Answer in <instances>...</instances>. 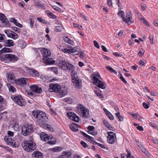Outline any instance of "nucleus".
Masks as SVG:
<instances>
[{"mask_svg":"<svg viewBox=\"0 0 158 158\" xmlns=\"http://www.w3.org/2000/svg\"><path fill=\"white\" fill-rule=\"evenodd\" d=\"M32 114L34 118H38L36 124L40 126H42L45 122L46 117L45 114L43 111L35 110L32 112Z\"/></svg>","mask_w":158,"mask_h":158,"instance_id":"obj_1","label":"nucleus"},{"mask_svg":"<svg viewBox=\"0 0 158 158\" xmlns=\"http://www.w3.org/2000/svg\"><path fill=\"white\" fill-rule=\"evenodd\" d=\"M97 77H98L101 79H102L99 73H96L91 76L94 84L100 88L102 89L105 88L106 85L104 83L100 80Z\"/></svg>","mask_w":158,"mask_h":158,"instance_id":"obj_2","label":"nucleus"},{"mask_svg":"<svg viewBox=\"0 0 158 158\" xmlns=\"http://www.w3.org/2000/svg\"><path fill=\"white\" fill-rule=\"evenodd\" d=\"M23 149L27 152H31L36 148V145L35 142L30 143L28 141L24 140L21 144Z\"/></svg>","mask_w":158,"mask_h":158,"instance_id":"obj_3","label":"nucleus"},{"mask_svg":"<svg viewBox=\"0 0 158 158\" xmlns=\"http://www.w3.org/2000/svg\"><path fill=\"white\" fill-rule=\"evenodd\" d=\"M18 60V57L15 55L10 54L5 55H0V60L2 61L15 62Z\"/></svg>","mask_w":158,"mask_h":158,"instance_id":"obj_4","label":"nucleus"},{"mask_svg":"<svg viewBox=\"0 0 158 158\" xmlns=\"http://www.w3.org/2000/svg\"><path fill=\"white\" fill-rule=\"evenodd\" d=\"M72 82L74 86L77 88H79V77L78 74L75 71H72L71 73Z\"/></svg>","mask_w":158,"mask_h":158,"instance_id":"obj_5","label":"nucleus"},{"mask_svg":"<svg viewBox=\"0 0 158 158\" xmlns=\"http://www.w3.org/2000/svg\"><path fill=\"white\" fill-rule=\"evenodd\" d=\"M33 130V126L32 124H27L22 126V133L25 136L30 135Z\"/></svg>","mask_w":158,"mask_h":158,"instance_id":"obj_6","label":"nucleus"},{"mask_svg":"<svg viewBox=\"0 0 158 158\" xmlns=\"http://www.w3.org/2000/svg\"><path fill=\"white\" fill-rule=\"evenodd\" d=\"M59 65L61 68L65 70L71 69L73 70L74 68L73 65L69 64L67 61H61L59 62Z\"/></svg>","mask_w":158,"mask_h":158,"instance_id":"obj_7","label":"nucleus"},{"mask_svg":"<svg viewBox=\"0 0 158 158\" xmlns=\"http://www.w3.org/2000/svg\"><path fill=\"white\" fill-rule=\"evenodd\" d=\"M107 141L110 144H113L117 141V138L115 134L113 132H107Z\"/></svg>","mask_w":158,"mask_h":158,"instance_id":"obj_8","label":"nucleus"},{"mask_svg":"<svg viewBox=\"0 0 158 158\" xmlns=\"http://www.w3.org/2000/svg\"><path fill=\"white\" fill-rule=\"evenodd\" d=\"M80 110L81 111L80 116L84 118H86L89 116V110L82 105L80 104Z\"/></svg>","mask_w":158,"mask_h":158,"instance_id":"obj_9","label":"nucleus"},{"mask_svg":"<svg viewBox=\"0 0 158 158\" xmlns=\"http://www.w3.org/2000/svg\"><path fill=\"white\" fill-rule=\"evenodd\" d=\"M78 49V47L76 46L71 49L66 48H63L61 49V51L64 52L68 53L69 54L72 53L73 55H75L79 53V52L77 51Z\"/></svg>","mask_w":158,"mask_h":158,"instance_id":"obj_10","label":"nucleus"},{"mask_svg":"<svg viewBox=\"0 0 158 158\" xmlns=\"http://www.w3.org/2000/svg\"><path fill=\"white\" fill-rule=\"evenodd\" d=\"M13 101L20 106H24L26 104L25 101L21 96H18L15 97L13 99Z\"/></svg>","mask_w":158,"mask_h":158,"instance_id":"obj_11","label":"nucleus"},{"mask_svg":"<svg viewBox=\"0 0 158 158\" xmlns=\"http://www.w3.org/2000/svg\"><path fill=\"white\" fill-rule=\"evenodd\" d=\"M15 83L21 86H24V85L28 84V79L27 78H21L15 80Z\"/></svg>","mask_w":158,"mask_h":158,"instance_id":"obj_12","label":"nucleus"},{"mask_svg":"<svg viewBox=\"0 0 158 158\" xmlns=\"http://www.w3.org/2000/svg\"><path fill=\"white\" fill-rule=\"evenodd\" d=\"M67 114L68 117L70 119H72L76 122H78L79 121V117L74 113H73L70 111H68L67 112Z\"/></svg>","mask_w":158,"mask_h":158,"instance_id":"obj_13","label":"nucleus"},{"mask_svg":"<svg viewBox=\"0 0 158 158\" xmlns=\"http://www.w3.org/2000/svg\"><path fill=\"white\" fill-rule=\"evenodd\" d=\"M132 19V14L131 11H129L127 14L126 16V19L125 18L126 20H123V21L125 22L128 24L132 23H133L134 21H131V20Z\"/></svg>","mask_w":158,"mask_h":158,"instance_id":"obj_14","label":"nucleus"},{"mask_svg":"<svg viewBox=\"0 0 158 158\" xmlns=\"http://www.w3.org/2000/svg\"><path fill=\"white\" fill-rule=\"evenodd\" d=\"M50 87L51 88L49 89L50 91H51V89H52L54 92L58 93L61 89L60 86L57 84H53L51 85Z\"/></svg>","mask_w":158,"mask_h":158,"instance_id":"obj_15","label":"nucleus"},{"mask_svg":"<svg viewBox=\"0 0 158 158\" xmlns=\"http://www.w3.org/2000/svg\"><path fill=\"white\" fill-rule=\"evenodd\" d=\"M68 89L66 87L61 88L60 89L59 91V94L58 96L60 98H61L66 94L67 93Z\"/></svg>","mask_w":158,"mask_h":158,"instance_id":"obj_16","label":"nucleus"},{"mask_svg":"<svg viewBox=\"0 0 158 158\" xmlns=\"http://www.w3.org/2000/svg\"><path fill=\"white\" fill-rule=\"evenodd\" d=\"M30 89L33 92L40 93L42 92V89L39 87L37 85H33L30 87Z\"/></svg>","mask_w":158,"mask_h":158,"instance_id":"obj_17","label":"nucleus"},{"mask_svg":"<svg viewBox=\"0 0 158 158\" xmlns=\"http://www.w3.org/2000/svg\"><path fill=\"white\" fill-rule=\"evenodd\" d=\"M41 51L44 58H47L50 56L51 54L50 51L46 48H43Z\"/></svg>","mask_w":158,"mask_h":158,"instance_id":"obj_18","label":"nucleus"},{"mask_svg":"<svg viewBox=\"0 0 158 158\" xmlns=\"http://www.w3.org/2000/svg\"><path fill=\"white\" fill-rule=\"evenodd\" d=\"M5 140L8 145H11L15 148L16 147L15 141L12 140L10 137H8L6 138H5Z\"/></svg>","mask_w":158,"mask_h":158,"instance_id":"obj_19","label":"nucleus"},{"mask_svg":"<svg viewBox=\"0 0 158 158\" xmlns=\"http://www.w3.org/2000/svg\"><path fill=\"white\" fill-rule=\"evenodd\" d=\"M27 71L33 77L39 76L38 72L35 69L27 68Z\"/></svg>","mask_w":158,"mask_h":158,"instance_id":"obj_20","label":"nucleus"},{"mask_svg":"<svg viewBox=\"0 0 158 158\" xmlns=\"http://www.w3.org/2000/svg\"><path fill=\"white\" fill-rule=\"evenodd\" d=\"M14 45V42L12 40H7L4 41V45L5 47H12Z\"/></svg>","mask_w":158,"mask_h":158,"instance_id":"obj_21","label":"nucleus"},{"mask_svg":"<svg viewBox=\"0 0 158 158\" xmlns=\"http://www.w3.org/2000/svg\"><path fill=\"white\" fill-rule=\"evenodd\" d=\"M7 75L8 81L11 83H15V81L16 80L15 79V77L14 75L11 73H10L8 74Z\"/></svg>","mask_w":158,"mask_h":158,"instance_id":"obj_22","label":"nucleus"},{"mask_svg":"<svg viewBox=\"0 0 158 158\" xmlns=\"http://www.w3.org/2000/svg\"><path fill=\"white\" fill-rule=\"evenodd\" d=\"M40 138L46 142L50 139V137L48 135L45 134L43 132L40 135Z\"/></svg>","mask_w":158,"mask_h":158,"instance_id":"obj_23","label":"nucleus"},{"mask_svg":"<svg viewBox=\"0 0 158 158\" xmlns=\"http://www.w3.org/2000/svg\"><path fill=\"white\" fill-rule=\"evenodd\" d=\"M70 127L73 131H76L78 130L79 126L77 124L73 123L72 124L70 125Z\"/></svg>","mask_w":158,"mask_h":158,"instance_id":"obj_24","label":"nucleus"},{"mask_svg":"<svg viewBox=\"0 0 158 158\" xmlns=\"http://www.w3.org/2000/svg\"><path fill=\"white\" fill-rule=\"evenodd\" d=\"M12 52V49L10 48L5 47L0 51V55H4L2 54L3 52Z\"/></svg>","mask_w":158,"mask_h":158,"instance_id":"obj_25","label":"nucleus"},{"mask_svg":"<svg viewBox=\"0 0 158 158\" xmlns=\"http://www.w3.org/2000/svg\"><path fill=\"white\" fill-rule=\"evenodd\" d=\"M32 156L36 158H43L42 154L40 152L37 151L33 152Z\"/></svg>","mask_w":158,"mask_h":158,"instance_id":"obj_26","label":"nucleus"},{"mask_svg":"<svg viewBox=\"0 0 158 158\" xmlns=\"http://www.w3.org/2000/svg\"><path fill=\"white\" fill-rule=\"evenodd\" d=\"M140 150L148 157H150L151 156V155L149 152L145 147H141L140 148Z\"/></svg>","mask_w":158,"mask_h":158,"instance_id":"obj_27","label":"nucleus"},{"mask_svg":"<svg viewBox=\"0 0 158 158\" xmlns=\"http://www.w3.org/2000/svg\"><path fill=\"white\" fill-rule=\"evenodd\" d=\"M80 133L82 135L84 136L86 138L88 139L89 140V141L91 142L94 139V138L93 137H92L87 134H86L85 133L82 131H81Z\"/></svg>","mask_w":158,"mask_h":158,"instance_id":"obj_28","label":"nucleus"},{"mask_svg":"<svg viewBox=\"0 0 158 158\" xmlns=\"http://www.w3.org/2000/svg\"><path fill=\"white\" fill-rule=\"evenodd\" d=\"M45 129H46L48 130L52 131V127L50 125L48 124H46L45 123V122L43 123L42 126H40Z\"/></svg>","mask_w":158,"mask_h":158,"instance_id":"obj_29","label":"nucleus"},{"mask_svg":"<svg viewBox=\"0 0 158 158\" xmlns=\"http://www.w3.org/2000/svg\"><path fill=\"white\" fill-rule=\"evenodd\" d=\"M0 19L2 23H4L8 20L5 15L2 13H0Z\"/></svg>","mask_w":158,"mask_h":158,"instance_id":"obj_30","label":"nucleus"},{"mask_svg":"<svg viewBox=\"0 0 158 158\" xmlns=\"http://www.w3.org/2000/svg\"><path fill=\"white\" fill-rule=\"evenodd\" d=\"M46 13L47 15L50 18L53 19H55L56 18V16L53 15L52 13L49 11L47 10L46 11Z\"/></svg>","mask_w":158,"mask_h":158,"instance_id":"obj_31","label":"nucleus"},{"mask_svg":"<svg viewBox=\"0 0 158 158\" xmlns=\"http://www.w3.org/2000/svg\"><path fill=\"white\" fill-rule=\"evenodd\" d=\"M62 155L65 158H67L70 157L71 155V152H64Z\"/></svg>","mask_w":158,"mask_h":158,"instance_id":"obj_32","label":"nucleus"},{"mask_svg":"<svg viewBox=\"0 0 158 158\" xmlns=\"http://www.w3.org/2000/svg\"><path fill=\"white\" fill-rule=\"evenodd\" d=\"M7 85L9 91L12 92H14L15 90V89L10 84H7Z\"/></svg>","mask_w":158,"mask_h":158,"instance_id":"obj_33","label":"nucleus"},{"mask_svg":"<svg viewBox=\"0 0 158 158\" xmlns=\"http://www.w3.org/2000/svg\"><path fill=\"white\" fill-rule=\"evenodd\" d=\"M103 123L106 127L110 130H112L111 129L112 128V127L111 126L110 124L108 122H106V121L104 120L103 121Z\"/></svg>","mask_w":158,"mask_h":158,"instance_id":"obj_34","label":"nucleus"},{"mask_svg":"<svg viewBox=\"0 0 158 158\" xmlns=\"http://www.w3.org/2000/svg\"><path fill=\"white\" fill-rule=\"evenodd\" d=\"M118 15L121 17L123 20H126L125 18L124 17V13L123 11H118Z\"/></svg>","mask_w":158,"mask_h":158,"instance_id":"obj_35","label":"nucleus"},{"mask_svg":"<svg viewBox=\"0 0 158 158\" xmlns=\"http://www.w3.org/2000/svg\"><path fill=\"white\" fill-rule=\"evenodd\" d=\"M115 115L118 118V120L120 121H122L123 119V117L120 115V113H116Z\"/></svg>","mask_w":158,"mask_h":158,"instance_id":"obj_36","label":"nucleus"},{"mask_svg":"<svg viewBox=\"0 0 158 158\" xmlns=\"http://www.w3.org/2000/svg\"><path fill=\"white\" fill-rule=\"evenodd\" d=\"M10 37L12 38L14 40H16L18 39V36L16 33L13 31L12 33L11 34Z\"/></svg>","mask_w":158,"mask_h":158,"instance_id":"obj_37","label":"nucleus"},{"mask_svg":"<svg viewBox=\"0 0 158 158\" xmlns=\"http://www.w3.org/2000/svg\"><path fill=\"white\" fill-rule=\"evenodd\" d=\"M64 40L66 42L71 44L73 45V42L71 40H70L68 37H65L64 39Z\"/></svg>","mask_w":158,"mask_h":158,"instance_id":"obj_38","label":"nucleus"},{"mask_svg":"<svg viewBox=\"0 0 158 158\" xmlns=\"http://www.w3.org/2000/svg\"><path fill=\"white\" fill-rule=\"evenodd\" d=\"M46 61L47 63L50 64H53L55 62V61L52 58H48Z\"/></svg>","mask_w":158,"mask_h":158,"instance_id":"obj_39","label":"nucleus"},{"mask_svg":"<svg viewBox=\"0 0 158 158\" xmlns=\"http://www.w3.org/2000/svg\"><path fill=\"white\" fill-rule=\"evenodd\" d=\"M119 78L125 84H126L127 82V81L123 77V75L120 72H119Z\"/></svg>","mask_w":158,"mask_h":158,"instance_id":"obj_40","label":"nucleus"},{"mask_svg":"<svg viewBox=\"0 0 158 158\" xmlns=\"http://www.w3.org/2000/svg\"><path fill=\"white\" fill-rule=\"evenodd\" d=\"M148 124L150 126L154 127L155 129L158 131V127H157V125H156L155 123H152L150 122Z\"/></svg>","mask_w":158,"mask_h":158,"instance_id":"obj_41","label":"nucleus"},{"mask_svg":"<svg viewBox=\"0 0 158 158\" xmlns=\"http://www.w3.org/2000/svg\"><path fill=\"white\" fill-rule=\"evenodd\" d=\"M13 31L10 30H5L4 31L5 33L7 35L8 37H10L11 34Z\"/></svg>","mask_w":158,"mask_h":158,"instance_id":"obj_42","label":"nucleus"},{"mask_svg":"<svg viewBox=\"0 0 158 158\" xmlns=\"http://www.w3.org/2000/svg\"><path fill=\"white\" fill-rule=\"evenodd\" d=\"M61 148L59 147L53 148L52 149V150L54 152H58L61 150Z\"/></svg>","mask_w":158,"mask_h":158,"instance_id":"obj_43","label":"nucleus"},{"mask_svg":"<svg viewBox=\"0 0 158 158\" xmlns=\"http://www.w3.org/2000/svg\"><path fill=\"white\" fill-rule=\"evenodd\" d=\"M106 68L107 69L109 70L111 72H113L115 74L117 73L116 71L113 69L111 67L109 66H106Z\"/></svg>","mask_w":158,"mask_h":158,"instance_id":"obj_44","label":"nucleus"},{"mask_svg":"<svg viewBox=\"0 0 158 158\" xmlns=\"http://www.w3.org/2000/svg\"><path fill=\"white\" fill-rule=\"evenodd\" d=\"M94 92L97 96H99L102 98H103V95L100 93V91L99 90H95Z\"/></svg>","mask_w":158,"mask_h":158,"instance_id":"obj_45","label":"nucleus"},{"mask_svg":"<svg viewBox=\"0 0 158 158\" xmlns=\"http://www.w3.org/2000/svg\"><path fill=\"white\" fill-rule=\"evenodd\" d=\"M140 19L142 21V22H143V24H145L146 26H149V25L148 24V22L144 18H141Z\"/></svg>","mask_w":158,"mask_h":158,"instance_id":"obj_46","label":"nucleus"},{"mask_svg":"<svg viewBox=\"0 0 158 158\" xmlns=\"http://www.w3.org/2000/svg\"><path fill=\"white\" fill-rule=\"evenodd\" d=\"M29 20L30 22V26L31 28H32L33 27V24L34 22V20L32 18H30Z\"/></svg>","mask_w":158,"mask_h":158,"instance_id":"obj_47","label":"nucleus"},{"mask_svg":"<svg viewBox=\"0 0 158 158\" xmlns=\"http://www.w3.org/2000/svg\"><path fill=\"white\" fill-rule=\"evenodd\" d=\"M88 130L87 131V132H91V131H93L95 129V128L93 126H89L88 127Z\"/></svg>","mask_w":158,"mask_h":158,"instance_id":"obj_48","label":"nucleus"},{"mask_svg":"<svg viewBox=\"0 0 158 158\" xmlns=\"http://www.w3.org/2000/svg\"><path fill=\"white\" fill-rule=\"evenodd\" d=\"M64 102H66L68 104H71L72 102V100L70 98H67L64 99Z\"/></svg>","mask_w":158,"mask_h":158,"instance_id":"obj_49","label":"nucleus"},{"mask_svg":"<svg viewBox=\"0 0 158 158\" xmlns=\"http://www.w3.org/2000/svg\"><path fill=\"white\" fill-rule=\"evenodd\" d=\"M153 36L152 35H150L149 36V39L150 40L151 44H153Z\"/></svg>","mask_w":158,"mask_h":158,"instance_id":"obj_50","label":"nucleus"},{"mask_svg":"<svg viewBox=\"0 0 158 158\" xmlns=\"http://www.w3.org/2000/svg\"><path fill=\"white\" fill-rule=\"evenodd\" d=\"M81 144L82 146L85 148H86L88 147V145L87 144L83 141H81Z\"/></svg>","mask_w":158,"mask_h":158,"instance_id":"obj_51","label":"nucleus"},{"mask_svg":"<svg viewBox=\"0 0 158 158\" xmlns=\"http://www.w3.org/2000/svg\"><path fill=\"white\" fill-rule=\"evenodd\" d=\"M12 29L15 31L16 32L18 33L20 32V29L16 27H12Z\"/></svg>","mask_w":158,"mask_h":158,"instance_id":"obj_52","label":"nucleus"},{"mask_svg":"<svg viewBox=\"0 0 158 158\" xmlns=\"http://www.w3.org/2000/svg\"><path fill=\"white\" fill-rule=\"evenodd\" d=\"M144 52L143 51V49H141L138 52V54L139 56H142L144 53Z\"/></svg>","mask_w":158,"mask_h":158,"instance_id":"obj_53","label":"nucleus"},{"mask_svg":"<svg viewBox=\"0 0 158 158\" xmlns=\"http://www.w3.org/2000/svg\"><path fill=\"white\" fill-rule=\"evenodd\" d=\"M51 69L52 71L57 74L58 73V71L57 68L56 67H52L51 68Z\"/></svg>","mask_w":158,"mask_h":158,"instance_id":"obj_54","label":"nucleus"},{"mask_svg":"<svg viewBox=\"0 0 158 158\" xmlns=\"http://www.w3.org/2000/svg\"><path fill=\"white\" fill-rule=\"evenodd\" d=\"M50 138V139H51L50 140H49L47 142L49 144H54L56 143V141L55 140L52 141L51 139L52 137Z\"/></svg>","mask_w":158,"mask_h":158,"instance_id":"obj_55","label":"nucleus"},{"mask_svg":"<svg viewBox=\"0 0 158 158\" xmlns=\"http://www.w3.org/2000/svg\"><path fill=\"white\" fill-rule=\"evenodd\" d=\"M61 27L60 26H56L55 28V31H60L61 30Z\"/></svg>","mask_w":158,"mask_h":158,"instance_id":"obj_56","label":"nucleus"},{"mask_svg":"<svg viewBox=\"0 0 158 158\" xmlns=\"http://www.w3.org/2000/svg\"><path fill=\"white\" fill-rule=\"evenodd\" d=\"M143 105L144 107L146 109H148L149 107V104L145 102H143Z\"/></svg>","mask_w":158,"mask_h":158,"instance_id":"obj_57","label":"nucleus"},{"mask_svg":"<svg viewBox=\"0 0 158 158\" xmlns=\"http://www.w3.org/2000/svg\"><path fill=\"white\" fill-rule=\"evenodd\" d=\"M93 43H94V46L96 48H100L98 43L97 41H96L95 40H94L93 41Z\"/></svg>","mask_w":158,"mask_h":158,"instance_id":"obj_58","label":"nucleus"},{"mask_svg":"<svg viewBox=\"0 0 158 158\" xmlns=\"http://www.w3.org/2000/svg\"><path fill=\"white\" fill-rule=\"evenodd\" d=\"M52 7L55 10L58 11L60 12L61 11V10L60 9V8L56 6H52Z\"/></svg>","mask_w":158,"mask_h":158,"instance_id":"obj_59","label":"nucleus"},{"mask_svg":"<svg viewBox=\"0 0 158 158\" xmlns=\"http://www.w3.org/2000/svg\"><path fill=\"white\" fill-rule=\"evenodd\" d=\"M25 141H28L29 142H34V139L33 137L31 136H30L29 137V139L28 140H26Z\"/></svg>","mask_w":158,"mask_h":158,"instance_id":"obj_60","label":"nucleus"},{"mask_svg":"<svg viewBox=\"0 0 158 158\" xmlns=\"http://www.w3.org/2000/svg\"><path fill=\"white\" fill-rule=\"evenodd\" d=\"M107 115L110 119L113 120L114 119V117L110 113L107 114Z\"/></svg>","mask_w":158,"mask_h":158,"instance_id":"obj_61","label":"nucleus"},{"mask_svg":"<svg viewBox=\"0 0 158 158\" xmlns=\"http://www.w3.org/2000/svg\"><path fill=\"white\" fill-rule=\"evenodd\" d=\"M127 155L126 156V158H130V157L131 156V152L130 150H127Z\"/></svg>","mask_w":158,"mask_h":158,"instance_id":"obj_62","label":"nucleus"},{"mask_svg":"<svg viewBox=\"0 0 158 158\" xmlns=\"http://www.w3.org/2000/svg\"><path fill=\"white\" fill-rule=\"evenodd\" d=\"M96 144L98 146H100L103 148H105V147L104 145L99 143H97Z\"/></svg>","mask_w":158,"mask_h":158,"instance_id":"obj_63","label":"nucleus"},{"mask_svg":"<svg viewBox=\"0 0 158 158\" xmlns=\"http://www.w3.org/2000/svg\"><path fill=\"white\" fill-rule=\"evenodd\" d=\"M139 64L140 66H144L145 64V63H144V61H142L141 60H140L139 62Z\"/></svg>","mask_w":158,"mask_h":158,"instance_id":"obj_64","label":"nucleus"}]
</instances>
